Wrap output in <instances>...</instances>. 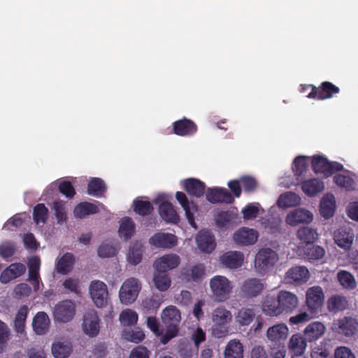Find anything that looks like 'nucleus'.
I'll return each mask as SVG.
<instances>
[{"instance_id": "6e6552de", "label": "nucleus", "mask_w": 358, "mask_h": 358, "mask_svg": "<svg viewBox=\"0 0 358 358\" xmlns=\"http://www.w3.org/2000/svg\"><path fill=\"white\" fill-rule=\"evenodd\" d=\"M338 87L329 81L322 82L318 87H313V92H310L306 96L309 99L325 100L331 99L334 94H338Z\"/></svg>"}, {"instance_id": "79ce46f5", "label": "nucleus", "mask_w": 358, "mask_h": 358, "mask_svg": "<svg viewBox=\"0 0 358 358\" xmlns=\"http://www.w3.org/2000/svg\"><path fill=\"white\" fill-rule=\"evenodd\" d=\"M212 319L218 326H223L231 320L232 314L224 307H217L213 310Z\"/></svg>"}, {"instance_id": "6ab92c4d", "label": "nucleus", "mask_w": 358, "mask_h": 358, "mask_svg": "<svg viewBox=\"0 0 358 358\" xmlns=\"http://www.w3.org/2000/svg\"><path fill=\"white\" fill-rule=\"evenodd\" d=\"M196 241L199 248L205 252L210 253L213 252L216 247L214 235L211 231L208 230L200 231L196 237Z\"/></svg>"}, {"instance_id": "bb28decb", "label": "nucleus", "mask_w": 358, "mask_h": 358, "mask_svg": "<svg viewBox=\"0 0 358 358\" xmlns=\"http://www.w3.org/2000/svg\"><path fill=\"white\" fill-rule=\"evenodd\" d=\"M256 317V313L253 308L242 307L235 314V323L240 327L249 326Z\"/></svg>"}, {"instance_id": "cd10ccee", "label": "nucleus", "mask_w": 358, "mask_h": 358, "mask_svg": "<svg viewBox=\"0 0 358 358\" xmlns=\"http://www.w3.org/2000/svg\"><path fill=\"white\" fill-rule=\"evenodd\" d=\"M325 330V326L322 322H313L304 329V338L308 342L315 341L324 335Z\"/></svg>"}, {"instance_id": "a19ab883", "label": "nucleus", "mask_w": 358, "mask_h": 358, "mask_svg": "<svg viewBox=\"0 0 358 358\" xmlns=\"http://www.w3.org/2000/svg\"><path fill=\"white\" fill-rule=\"evenodd\" d=\"M348 306L346 297L341 295H334L327 301V308L329 311L338 312L345 310Z\"/></svg>"}, {"instance_id": "69168bd1", "label": "nucleus", "mask_w": 358, "mask_h": 358, "mask_svg": "<svg viewBox=\"0 0 358 358\" xmlns=\"http://www.w3.org/2000/svg\"><path fill=\"white\" fill-rule=\"evenodd\" d=\"M59 191L66 198L72 199L76 194L75 189L70 181L64 180L59 183Z\"/></svg>"}, {"instance_id": "2f4dec72", "label": "nucleus", "mask_w": 358, "mask_h": 358, "mask_svg": "<svg viewBox=\"0 0 358 358\" xmlns=\"http://www.w3.org/2000/svg\"><path fill=\"white\" fill-rule=\"evenodd\" d=\"M32 326L34 331L38 335L45 334L49 329L50 319L45 312H38L33 318Z\"/></svg>"}, {"instance_id": "9d476101", "label": "nucleus", "mask_w": 358, "mask_h": 358, "mask_svg": "<svg viewBox=\"0 0 358 358\" xmlns=\"http://www.w3.org/2000/svg\"><path fill=\"white\" fill-rule=\"evenodd\" d=\"M206 199L213 204H231L234 201L233 195L224 187H209L206 192Z\"/></svg>"}, {"instance_id": "052dcab7", "label": "nucleus", "mask_w": 358, "mask_h": 358, "mask_svg": "<svg viewBox=\"0 0 358 358\" xmlns=\"http://www.w3.org/2000/svg\"><path fill=\"white\" fill-rule=\"evenodd\" d=\"M53 210L57 223L61 224L67 219L65 210V203L62 201H55L53 203Z\"/></svg>"}, {"instance_id": "393cba45", "label": "nucleus", "mask_w": 358, "mask_h": 358, "mask_svg": "<svg viewBox=\"0 0 358 358\" xmlns=\"http://www.w3.org/2000/svg\"><path fill=\"white\" fill-rule=\"evenodd\" d=\"M334 239L340 248L349 249L353 243L354 234L351 229L340 227L334 232Z\"/></svg>"}, {"instance_id": "7c9ffc66", "label": "nucleus", "mask_w": 358, "mask_h": 358, "mask_svg": "<svg viewBox=\"0 0 358 358\" xmlns=\"http://www.w3.org/2000/svg\"><path fill=\"white\" fill-rule=\"evenodd\" d=\"M159 213L161 217L166 222L176 224L180 221L179 215L170 202L163 201L159 206Z\"/></svg>"}, {"instance_id": "5701e85b", "label": "nucleus", "mask_w": 358, "mask_h": 358, "mask_svg": "<svg viewBox=\"0 0 358 358\" xmlns=\"http://www.w3.org/2000/svg\"><path fill=\"white\" fill-rule=\"evenodd\" d=\"M183 188L189 196L200 198L204 194L206 186L201 180L190 178L184 180Z\"/></svg>"}, {"instance_id": "ea45409f", "label": "nucleus", "mask_w": 358, "mask_h": 358, "mask_svg": "<svg viewBox=\"0 0 358 358\" xmlns=\"http://www.w3.org/2000/svg\"><path fill=\"white\" fill-rule=\"evenodd\" d=\"M73 212L76 217L84 218L87 215L97 213L99 208L94 203L82 202L75 207Z\"/></svg>"}, {"instance_id": "c756f323", "label": "nucleus", "mask_w": 358, "mask_h": 358, "mask_svg": "<svg viewBox=\"0 0 358 358\" xmlns=\"http://www.w3.org/2000/svg\"><path fill=\"white\" fill-rule=\"evenodd\" d=\"M205 275V266L202 264L193 266L190 269L184 268L181 271L183 280L189 282H199Z\"/></svg>"}, {"instance_id": "f8f14e48", "label": "nucleus", "mask_w": 358, "mask_h": 358, "mask_svg": "<svg viewBox=\"0 0 358 358\" xmlns=\"http://www.w3.org/2000/svg\"><path fill=\"white\" fill-rule=\"evenodd\" d=\"M289 329L287 325L280 323L268 329L266 337L273 345L280 346L287 339Z\"/></svg>"}, {"instance_id": "e2e57ef3", "label": "nucleus", "mask_w": 358, "mask_h": 358, "mask_svg": "<svg viewBox=\"0 0 358 358\" xmlns=\"http://www.w3.org/2000/svg\"><path fill=\"white\" fill-rule=\"evenodd\" d=\"M306 255L309 259L318 260L324 256L325 250L321 246L313 245L307 249Z\"/></svg>"}, {"instance_id": "ddd939ff", "label": "nucleus", "mask_w": 358, "mask_h": 358, "mask_svg": "<svg viewBox=\"0 0 358 358\" xmlns=\"http://www.w3.org/2000/svg\"><path fill=\"white\" fill-rule=\"evenodd\" d=\"M281 313H290L294 310L298 305L297 296L289 291L280 290L278 294Z\"/></svg>"}, {"instance_id": "423d86ee", "label": "nucleus", "mask_w": 358, "mask_h": 358, "mask_svg": "<svg viewBox=\"0 0 358 358\" xmlns=\"http://www.w3.org/2000/svg\"><path fill=\"white\" fill-rule=\"evenodd\" d=\"M141 285L135 278H128L124 282L120 289V299L124 304H131L137 299Z\"/></svg>"}, {"instance_id": "680f3d73", "label": "nucleus", "mask_w": 358, "mask_h": 358, "mask_svg": "<svg viewBox=\"0 0 358 358\" xmlns=\"http://www.w3.org/2000/svg\"><path fill=\"white\" fill-rule=\"evenodd\" d=\"M97 252L100 257H110L116 255L117 250L113 244L104 242L99 245Z\"/></svg>"}, {"instance_id": "2eb2a0df", "label": "nucleus", "mask_w": 358, "mask_h": 358, "mask_svg": "<svg viewBox=\"0 0 358 358\" xmlns=\"http://www.w3.org/2000/svg\"><path fill=\"white\" fill-rule=\"evenodd\" d=\"M82 326L84 333L90 337L99 334V319L96 311L90 310L84 315Z\"/></svg>"}, {"instance_id": "0eeeda50", "label": "nucleus", "mask_w": 358, "mask_h": 358, "mask_svg": "<svg viewBox=\"0 0 358 358\" xmlns=\"http://www.w3.org/2000/svg\"><path fill=\"white\" fill-rule=\"evenodd\" d=\"M76 313V306L71 300H64L55 305L53 310L54 320L65 323L73 319Z\"/></svg>"}, {"instance_id": "58836bf2", "label": "nucleus", "mask_w": 358, "mask_h": 358, "mask_svg": "<svg viewBox=\"0 0 358 358\" xmlns=\"http://www.w3.org/2000/svg\"><path fill=\"white\" fill-rule=\"evenodd\" d=\"M243 346L238 340H231L226 346L224 358H243Z\"/></svg>"}, {"instance_id": "9b49d317", "label": "nucleus", "mask_w": 358, "mask_h": 358, "mask_svg": "<svg viewBox=\"0 0 358 358\" xmlns=\"http://www.w3.org/2000/svg\"><path fill=\"white\" fill-rule=\"evenodd\" d=\"M197 125L190 119L183 117L173 123V133L180 136H190L197 132Z\"/></svg>"}, {"instance_id": "f03ea898", "label": "nucleus", "mask_w": 358, "mask_h": 358, "mask_svg": "<svg viewBox=\"0 0 358 358\" xmlns=\"http://www.w3.org/2000/svg\"><path fill=\"white\" fill-rule=\"evenodd\" d=\"M210 287L215 301L223 302L229 298L232 290L231 282L224 276L215 275L210 279Z\"/></svg>"}, {"instance_id": "37998d69", "label": "nucleus", "mask_w": 358, "mask_h": 358, "mask_svg": "<svg viewBox=\"0 0 358 358\" xmlns=\"http://www.w3.org/2000/svg\"><path fill=\"white\" fill-rule=\"evenodd\" d=\"M301 198L294 192H288L282 194L278 199V204L280 208H287L299 204Z\"/></svg>"}, {"instance_id": "3c124183", "label": "nucleus", "mask_w": 358, "mask_h": 358, "mask_svg": "<svg viewBox=\"0 0 358 358\" xmlns=\"http://www.w3.org/2000/svg\"><path fill=\"white\" fill-rule=\"evenodd\" d=\"M143 246L141 243L136 242L130 248L127 256L128 262L133 264H138L142 259Z\"/></svg>"}, {"instance_id": "8fccbe9b", "label": "nucleus", "mask_w": 358, "mask_h": 358, "mask_svg": "<svg viewBox=\"0 0 358 358\" xmlns=\"http://www.w3.org/2000/svg\"><path fill=\"white\" fill-rule=\"evenodd\" d=\"M48 209L44 203H38L33 208V219L36 224H44L48 218Z\"/></svg>"}, {"instance_id": "0e129e2a", "label": "nucleus", "mask_w": 358, "mask_h": 358, "mask_svg": "<svg viewBox=\"0 0 358 358\" xmlns=\"http://www.w3.org/2000/svg\"><path fill=\"white\" fill-rule=\"evenodd\" d=\"M79 283L78 278H67L62 282V287L66 291L78 294L79 293Z\"/></svg>"}, {"instance_id": "4c0bfd02", "label": "nucleus", "mask_w": 358, "mask_h": 358, "mask_svg": "<svg viewBox=\"0 0 358 358\" xmlns=\"http://www.w3.org/2000/svg\"><path fill=\"white\" fill-rule=\"evenodd\" d=\"M306 341L300 334H294L289 342V348L292 355H303L306 348Z\"/></svg>"}, {"instance_id": "5fc2aeb1", "label": "nucleus", "mask_w": 358, "mask_h": 358, "mask_svg": "<svg viewBox=\"0 0 358 358\" xmlns=\"http://www.w3.org/2000/svg\"><path fill=\"white\" fill-rule=\"evenodd\" d=\"M235 217L236 215L233 212L224 210L215 215V221L218 227L222 228L229 224Z\"/></svg>"}, {"instance_id": "09e8293b", "label": "nucleus", "mask_w": 358, "mask_h": 358, "mask_svg": "<svg viewBox=\"0 0 358 358\" xmlns=\"http://www.w3.org/2000/svg\"><path fill=\"white\" fill-rule=\"evenodd\" d=\"M106 185L103 180L94 178L88 183L87 192L93 196H101L106 192Z\"/></svg>"}, {"instance_id": "6e6d98bb", "label": "nucleus", "mask_w": 358, "mask_h": 358, "mask_svg": "<svg viewBox=\"0 0 358 358\" xmlns=\"http://www.w3.org/2000/svg\"><path fill=\"white\" fill-rule=\"evenodd\" d=\"M334 182L338 186L345 188L347 190H352L355 189V180L349 176L344 174H336L334 177Z\"/></svg>"}, {"instance_id": "473e14b6", "label": "nucleus", "mask_w": 358, "mask_h": 358, "mask_svg": "<svg viewBox=\"0 0 358 358\" xmlns=\"http://www.w3.org/2000/svg\"><path fill=\"white\" fill-rule=\"evenodd\" d=\"M262 308L266 315L278 316L282 314L278 296L275 298L270 295L266 296L262 304Z\"/></svg>"}, {"instance_id": "c9c22d12", "label": "nucleus", "mask_w": 358, "mask_h": 358, "mask_svg": "<svg viewBox=\"0 0 358 358\" xmlns=\"http://www.w3.org/2000/svg\"><path fill=\"white\" fill-rule=\"evenodd\" d=\"M75 263V258L73 254L66 252L57 259L56 270L58 273L62 275L68 274L73 268Z\"/></svg>"}, {"instance_id": "aec40b11", "label": "nucleus", "mask_w": 358, "mask_h": 358, "mask_svg": "<svg viewBox=\"0 0 358 358\" xmlns=\"http://www.w3.org/2000/svg\"><path fill=\"white\" fill-rule=\"evenodd\" d=\"M337 331L345 336H352L358 330V320L352 317H343L338 320Z\"/></svg>"}, {"instance_id": "338daca9", "label": "nucleus", "mask_w": 358, "mask_h": 358, "mask_svg": "<svg viewBox=\"0 0 358 358\" xmlns=\"http://www.w3.org/2000/svg\"><path fill=\"white\" fill-rule=\"evenodd\" d=\"M143 308L148 313H155L160 306V303L156 297L146 298L143 301Z\"/></svg>"}, {"instance_id": "603ef678", "label": "nucleus", "mask_w": 358, "mask_h": 358, "mask_svg": "<svg viewBox=\"0 0 358 358\" xmlns=\"http://www.w3.org/2000/svg\"><path fill=\"white\" fill-rule=\"evenodd\" d=\"M119 320L123 326L130 327L137 323L138 314L133 310L127 309L120 313Z\"/></svg>"}, {"instance_id": "f3484780", "label": "nucleus", "mask_w": 358, "mask_h": 358, "mask_svg": "<svg viewBox=\"0 0 358 358\" xmlns=\"http://www.w3.org/2000/svg\"><path fill=\"white\" fill-rule=\"evenodd\" d=\"M310 277L309 271L306 266H296L289 268L285 274V279L289 283L301 285L306 282Z\"/></svg>"}, {"instance_id": "b1692460", "label": "nucleus", "mask_w": 358, "mask_h": 358, "mask_svg": "<svg viewBox=\"0 0 358 358\" xmlns=\"http://www.w3.org/2000/svg\"><path fill=\"white\" fill-rule=\"evenodd\" d=\"M244 256L239 251H229L223 254L220 261L222 264L229 268H238L243 263Z\"/></svg>"}, {"instance_id": "de8ad7c7", "label": "nucleus", "mask_w": 358, "mask_h": 358, "mask_svg": "<svg viewBox=\"0 0 358 358\" xmlns=\"http://www.w3.org/2000/svg\"><path fill=\"white\" fill-rule=\"evenodd\" d=\"M153 281L156 288L162 292L167 290L171 283V278L167 273L157 271L154 273Z\"/></svg>"}, {"instance_id": "39448f33", "label": "nucleus", "mask_w": 358, "mask_h": 358, "mask_svg": "<svg viewBox=\"0 0 358 358\" xmlns=\"http://www.w3.org/2000/svg\"><path fill=\"white\" fill-rule=\"evenodd\" d=\"M306 303L313 317L316 316L322 310L324 304V294L320 286H313L308 289L306 294Z\"/></svg>"}, {"instance_id": "4be33fe9", "label": "nucleus", "mask_w": 358, "mask_h": 358, "mask_svg": "<svg viewBox=\"0 0 358 358\" xmlns=\"http://www.w3.org/2000/svg\"><path fill=\"white\" fill-rule=\"evenodd\" d=\"M258 238L256 230L248 228H241L234 234V241L239 245H249L254 244Z\"/></svg>"}, {"instance_id": "f257e3e1", "label": "nucleus", "mask_w": 358, "mask_h": 358, "mask_svg": "<svg viewBox=\"0 0 358 358\" xmlns=\"http://www.w3.org/2000/svg\"><path fill=\"white\" fill-rule=\"evenodd\" d=\"M162 321L166 329L164 335L160 338V342L166 345L172 338L178 336L179 324L181 320L180 311L174 306L166 307L162 313Z\"/></svg>"}, {"instance_id": "a18cd8bd", "label": "nucleus", "mask_w": 358, "mask_h": 358, "mask_svg": "<svg viewBox=\"0 0 358 358\" xmlns=\"http://www.w3.org/2000/svg\"><path fill=\"white\" fill-rule=\"evenodd\" d=\"M72 352L69 342H57L52 344V353L55 358H66Z\"/></svg>"}, {"instance_id": "a878e982", "label": "nucleus", "mask_w": 358, "mask_h": 358, "mask_svg": "<svg viewBox=\"0 0 358 358\" xmlns=\"http://www.w3.org/2000/svg\"><path fill=\"white\" fill-rule=\"evenodd\" d=\"M313 220L312 213L305 209H296L289 213L286 217V222L292 226H295L299 223H309Z\"/></svg>"}, {"instance_id": "13d9d810", "label": "nucleus", "mask_w": 358, "mask_h": 358, "mask_svg": "<svg viewBox=\"0 0 358 358\" xmlns=\"http://www.w3.org/2000/svg\"><path fill=\"white\" fill-rule=\"evenodd\" d=\"M307 158L304 156L296 157L292 163V170L297 176H301L308 169Z\"/></svg>"}, {"instance_id": "20e7f679", "label": "nucleus", "mask_w": 358, "mask_h": 358, "mask_svg": "<svg viewBox=\"0 0 358 358\" xmlns=\"http://www.w3.org/2000/svg\"><path fill=\"white\" fill-rule=\"evenodd\" d=\"M313 171L322 173L325 177L332 176L335 172L343 169V166L337 162H329L326 157L320 155L313 156L311 162Z\"/></svg>"}, {"instance_id": "49530a36", "label": "nucleus", "mask_w": 358, "mask_h": 358, "mask_svg": "<svg viewBox=\"0 0 358 358\" xmlns=\"http://www.w3.org/2000/svg\"><path fill=\"white\" fill-rule=\"evenodd\" d=\"M133 210L136 214L145 217L150 215L154 208L150 201L136 199L133 201Z\"/></svg>"}, {"instance_id": "c03bdc74", "label": "nucleus", "mask_w": 358, "mask_h": 358, "mask_svg": "<svg viewBox=\"0 0 358 358\" xmlns=\"http://www.w3.org/2000/svg\"><path fill=\"white\" fill-rule=\"evenodd\" d=\"M296 236L301 242L310 244L317 239L318 234L316 229L309 227H303L297 230Z\"/></svg>"}, {"instance_id": "a211bd4d", "label": "nucleus", "mask_w": 358, "mask_h": 358, "mask_svg": "<svg viewBox=\"0 0 358 358\" xmlns=\"http://www.w3.org/2000/svg\"><path fill=\"white\" fill-rule=\"evenodd\" d=\"M177 242V237L169 233H156L149 239L150 244L156 248H171Z\"/></svg>"}, {"instance_id": "412c9836", "label": "nucleus", "mask_w": 358, "mask_h": 358, "mask_svg": "<svg viewBox=\"0 0 358 358\" xmlns=\"http://www.w3.org/2000/svg\"><path fill=\"white\" fill-rule=\"evenodd\" d=\"M25 271L26 267L23 264H11L1 272L0 275V282L3 284H7L12 280H14L23 275Z\"/></svg>"}, {"instance_id": "4468645a", "label": "nucleus", "mask_w": 358, "mask_h": 358, "mask_svg": "<svg viewBox=\"0 0 358 358\" xmlns=\"http://www.w3.org/2000/svg\"><path fill=\"white\" fill-rule=\"evenodd\" d=\"M179 256L175 254L164 255L155 259L153 266L157 271L166 273L172 270L180 264Z\"/></svg>"}, {"instance_id": "f704fd0d", "label": "nucleus", "mask_w": 358, "mask_h": 358, "mask_svg": "<svg viewBox=\"0 0 358 358\" xmlns=\"http://www.w3.org/2000/svg\"><path fill=\"white\" fill-rule=\"evenodd\" d=\"M336 201L333 194H327L322 197L320 205V212L323 217L325 219L331 217L334 215Z\"/></svg>"}, {"instance_id": "864d4df0", "label": "nucleus", "mask_w": 358, "mask_h": 358, "mask_svg": "<svg viewBox=\"0 0 358 358\" xmlns=\"http://www.w3.org/2000/svg\"><path fill=\"white\" fill-rule=\"evenodd\" d=\"M122 336L125 340L135 343H138L145 338L144 332L138 327L134 329H124Z\"/></svg>"}, {"instance_id": "4d7b16f0", "label": "nucleus", "mask_w": 358, "mask_h": 358, "mask_svg": "<svg viewBox=\"0 0 358 358\" xmlns=\"http://www.w3.org/2000/svg\"><path fill=\"white\" fill-rule=\"evenodd\" d=\"M337 278L341 285L348 289H354L356 285V280L350 272L341 271L337 274Z\"/></svg>"}, {"instance_id": "72a5a7b5", "label": "nucleus", "mask_w": 358, "mask_h": 358, "mask_svg": "<svg viewBox=\"0 0 358 358\" xmlns=\"http://www.w3.org/2000/svg\"><path fill=\"white\" fill-rule=\"evenodd\" d=\"M136 232V225L129 217H123L120 223L118 229L119 236L124 241L130 239Z\"/></svg>"}, {"instance_id": "c85d7f7f", "label": "nucleus", "mask_w": 358, "mask_h": 358, "mask_svg": "<svg viewBox=\"0 0 358 358\" xmlns=\"http://www.w3.org/2000/svg\"><path fill=\"white\" fill-rule=\"evenodd\" d=\"M40 266L41 261L38 257H32L29 260V281L32 285L35 290H38L40 286Z\"/></svg>"}, {"instance_id": "e433bc0d", "label": "nucleus", "mask_w": 358, "mask_h": 358, "mask_svg": "<svg viewBox=\"0 0 358 358\" xmlns=\"http://www.w3.org/2000/svg\"><path fill=\"white\" fill-rule=\"evenodd\" d=\"M324 188V182L317 178L306 180L301 183V189L308 196H315L321 192Z\"/></svg>"}, {"instance_id": "bf43d9fd", "label": "nucleus", "mask_w": 358, "mask_h": 358, "mask_svg": "<svg viewBox=\"0 0 358 358\" xmlns=\"http://www.w3.org/2000/svg\"><path fill=\"white\" fill-rule=\"evenodd\" d=\"M241 186L245 192L250 193L254 192L258 185L256 179L250 176H243L240 178Z\"/></svg>"}, {"instance_id": "7ed1b4c3", "label": "nucleus", "mask_w": 358, "mask_h": 358, "mask_svg": "<svg viewBox=\"0 0 358 358\" xmlns=\"http://www.w3.org/2000/svg\"><path fill=\"white\" fill-rule=\"evenodd\" d=\"M278 260V254L271 248H262L255 255V266L259 273H265Z\"/></svg>"}, {"instance_id": "dca6fc26", "label": "nucleus", "mask_w": 358, "mask_h": 358, "mask_svg": "<svg viewBox=\"0 0 358 358\" xmlns=\"http://www.w3.org/2000/svg\"><path fill=\"white\" fill-rule=\"evenodd\" d=\"M264 289V284L261 280L252 278L245 280L241 287L242 295L247 298L256 297Z\"/></svg>"}, {"instance_id": "774afa93", "label": "nucleus", "mask_w": 358, "mask_h": 358, "mask_svg": "<svg viewBox=\"0 0 358 358\" xmlns=\"http://www.w3.org/2000/svg\"><path fill=\"white\" fill-rule=\"evenodd\" d=\"M242 213L245 220H252L257 217L259 208L253 203L248 204L242 209Z\"/></svg>"}, {"instance_id": "1a4fd4ad", "label": "nucleus", "mask_w": 358, "mask_h": 358, "mask_svg": "<svg viewBox=\"0 0 358 358\" xmlns=\"http://www.w3.org/2000/svg\"><path fill=\"white\" fill-rule=\"evenodd\" d=\"M90 293L91 297L99 308H102L107 304L108 289L106 285L100 280H93L90 285Z\"/></svg>"}]
</instances>
